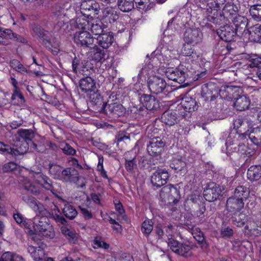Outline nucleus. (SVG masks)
Wrapping results in <instances>:
<instances>
[{
    "label": "nucleus",
    "instance_id": "43",
    "mask_svg": "<svg viewBox=\"0 0 261 261\" xmlns=\"http://www.w3.org/2000/svg\"><path fill=\"white\" fill-rule=\"evenodd\" d=\"M249 193L250 191L248 188L244 186H240L235 189L233 196L245 201L248 198Z\"/></svg>",
    "mask_w": 261,
    "mask_h": 261
},
{
    "label": "nucleus",
    "instance_id": "7",
    "mask_svg": "<svg viewBox=\"0 0 261 261\" xmlns=\"http://www.w3.org/2000/svg\"><path fill=\"white\" fill-rule=\"evenodd\" d=\"M147 84L151 93L155 94L163 93L167 86L165 80L156 75L150 76L147 80Z\"/></svg>",
    "mask_w": 261,
    "mask_h": 261
},
{
    "label": "nucleus",
    "instance_id": "62",
    "mask_svg": "<svg viewBox=\"0 0 261 261\" xmlns=\"http://www.w3.org/2000/svg\"><path fill=\"white\" fill-rule=\"evenodd\" d=\"M250 63L249 64V66L250 68H260V65H261V57H254L251 58L249 60Z\"/></svg>",
    "mask_w": 261,
    "mask_h": 261
},
{
    "label": "nucleus",
    "instance_id": "13",
    "mask_svg": "<svg viewBox=\"0 0 261 261\" xmlns=\"http://www.w3.org/2000/svg\"><path fill=\"white\" fill-rule=\"evenodd\" d=\"M165 143L159 137H154L149 141L147 150L150 156H158L162 151Z\"/></svg>",
    "mask_w": 261,
    "mask_h": 261
},
{
    "label": "nucleus",
    "instance_id": "40",
    "mask_svg": "<svg viewBox=\"0 0 261 261\" xmlns=\"http://www.w3.org/2000/svg\"><path fill=\"white\" fill-rule=\"evenodd\" d=\"M249 39L253 42L261 41V25L256 24L250 28Z\"/></svg>",
    "mask_w": 261,
    "mask_h": 261
},
{
    "label": "nucleus",
    "instance_id": "32",
    "mask_svg": "<svg viewBox=\"0 0 261 261\" xmlns=\"http://www.w3.org/2000/svg\"><path fill=\"white\" fill-rule=\"evenodd\" d=\"M22 199L31 207H32L35 211H41L43 208V205L36 198L32 196L28 195L27 193H22L21 196Z\"/></svg>",
    "mask_w": 261,
    "mask_h": 261
},
{
    "label": "nucleus",
    "instance_id": "54",
    "mask_svg": "<svg viewBox=\"0 0 261 261\" xmlns=\"http://www.w3.org/2000/svg\"><path fill=\"white\" fill-rule=\"evenodd\" d=\"M165 236L167 239H171L175 231V226L169 222H165L163 225Z\"/></svg>",
    "mask_w": 261,
    "mask_h": 261
},
{
    "label": "nucleus",
    "instance_id": "19",
    "mask_svg": "<svg viewBox=\"0 0 261 261\" xmlns=\"http://www.w3.org/2000/svg\"><path fill=\"white\" fill-rule=\"evenodd\" d=\"M19 183L22 190V192H23V190H24L28 193H31L35 195H37L40 193L39 188L34 185L32 181L27 177H20Z\"/></svg>",
    "mask_w": 261,
    "mask_h": 261
},
{
    "label": "nucleus",
    "instance_id": "60",
    "mask_svg": "<svg viewBox=\"0 0 261 261\" xmlns=\"http://www.w3.org/2000/svg\"><path fill=\"white\" fill-rule=\"evenodd\" d=\"M45 229L41 231L39 235L46 238H53L55 236V231L51 225H49Z\"/></svg>",
    "mask_w": 261,
    "mask_h": 261
},
{
    "label": "nucleus",
    "instance_id": "29",
    "mask_svg": "<svg viewBox=\"0 0 261 261\" xmlns=\"http://www.w3.org/2000/svg\"><path fill=\"white\" fill-rule=\"evenodd\" d=\"M231 20L236 27L234 30L237 32L242 33L245 30L248 24L247 17L238 14Z\"/></svg>",
    "mask_w": 261,
    "mask_h": 261
},
{
    "label": "nucleus",
    "instance_id": "26",
    "mask_svg": "<svg viewBox=\"0 0 261 261\" xmlns=\"http://www.w3.org/2000/svg\"><path fill=\"white\" fill-rule=\"evenodd\" d=\"M176 111L168 110L163 113L161 116V121L167 125L172 126L178 121Z\"/></svg>",
    "mask_w": 261,
    "mask_h": 261
},
{
    "label": "nucleus",
    "instance_id": "15",
    "mask_svg": "<svg viewBox=\"0 0 261 261\" xmlns=\"http://www.w3.org/2000/svg\"><path fill=\"white\" fill-rule=\"evenodd\" d=\"M217 34L219 37L225 42H230L236 37L237 32L232 25L229 24L221 26L217 30Z\"/></svg>",
    "mask_w": 261,
    "mask_h": 261
},
{
    "label": "nucleus",
    "instance_id": "34",
    "mask_svg": "<svg viewBox=\"0 0 261 261\" xmlns=\"http://www.w3.org/2000/svg\"><path fill=\"white\" fill-rule=\"evenodd\" d=\"M193 46L191 43L185 42L181 49V54L184 56L191 57L193 60H196L199 55L195 51Z\"/></svg>",
    "mask_w": 261,
    "mask_h": 261
},
{
    "label": "nucleus",
    "instance_id": "14",
    "mask_svg": "<svg viewBox=\"0 0 261 261\" xmlns=\"http://www.w3.org/2000/svg\"><path fill=\"white\" fill-rule=\"evenodd\" d=\"M221 195V190L219 186L212 182L209 184L204 190L203 196L205 199L209 202L217 200Z\"/></svg>",
    "mask_w": 261,
    "mask_h": 261
},
{
    "label": "nucleus",
    "instance_id": "22",
    "mask_svg": "<svg viewBox=\"0 0 261 261\" xmlns=\"http://www.w3.org/2000/svg\"><path fill=\"white\" fill-rule=\"evenodd\" d=\"M233 128L237 130L239 136L244 138L246 133L249 130L248 121L242 118H238L233 121Z\"/></svg>",
    "mask_w": 261,
    "mask_h": 261
},
{
    "label": "nucleus",
    "instance_id": "61",
    "mask_svg": "<svg viewBox=\"0 0 261 261\" xmlns=\"http://www.w3.org/2000/svg\"><path fill=\"white\" fill-rule=\"evenodd\" d=\"M30 148L33 149V151H36L38 152H44L47 150L41 143L37 144L32 140L30 142Z\"/></svg>",
    "mask_w": 261,
    "mask_h": 261
},
{
    "label": "nucleus",
    "instance_id": "55",
    "mask_svg": "<svg viewBox=\"0 0 261 261\" xmlns=\"http://www.w3.org/2000/svg\"><path fill=\"white\" fill-rule=\"evenodd\" d=\"M95 52L93 54V59L97 62H103L106 59V51L103 49H99L96 45Z\"/></svg>",
    "mask_w": 261,
    "mask_h": 261
},
{
    "label": "nucleus",
    "instance_id": "50",
    "mask_svg": "<svg viewBox=\"0 0 261 261\" xmlns=\"http://www.w3.org/2000/svg\"><path fill=\"white\" fill-rule=\"evenodd\" d=\"M87 16H79L76 18L74 21L75 26L76 28L84 31L88 30V25H89L90 21L87 20L85 17Z\"/></svg>",
    "mask_w": 261,
    "mask_h": 261
},
{
    "label": "nucleus",
    "instance_id": "48",
    "mask_svg": "<svg viewBox=\"0 0 261 261\" xmlns=\"http://www.w3.org/2000/svg\"><path fill=\"white\" fill-rule=\"evenodd\" d=\"M61 231L71 243L75 244L77 242V234L75 232L70 230L66 227H62Z\"/></svg>",
    "mask_w": 261,
    "mask_h": 261
},
{
    "label": "nucleus",
    "instance_id": "27",
    "mask_svg": "<svg viewBox=\"0 0 261 261\" xmlns=\"http://www.w3.org/2000/svg\"><path fill=\"white\" fill-rule=\"evenodd\" d=\"M48 219L46 217L37 216L34 218L33 224V227L35 231V233L38 234L44 230L50 224L47 222Z\"/></svg>",
    "mask_w": 261,
    "mask_h": 261
},
{
    "label": "nucleus",
    "instance_id": "37",
    "mask_svg": "<svg viewBox=\"0 0 261 261\" xmlns=\"http://www.w3.org/2000/svg\"><path fill=\"white\" fill-rule=\"evenodd\" d=\"M32 34L37 36L43 42L48 37L49 33L48 31L45 30L40 25L34 24L32 25Z\"/></svg>",
    "mask_w": 261,
    "mask_h": 261
},
{
    "label": "nucleus",
    "instance_id": "57",
    "mask_svg": "<svg viewBox=\"0 0 261 261\" xmlns=\"http://www.w3.org/2000/svg\"><path fill=\"white\" fill-rule=\"evenodd\" d=\"M251 139L257 145H261V127L256 128L251 135Z\"/></svg>",
    "mask_w": 261,
    "mask_h": 261
},
{
    "label": "nucleus",
    "instance_id": "51",
    "mask_svg": "<svg viewBox=\"0 0 261 261\" xmlns=\"http://www.w3.org/2000/svg\"><path fill=\"white\" fill-rule=\"evenodd\" d=\"M17 134L22 140H25L28 142H30L34 137V132L32 129H19L17 131Z\"/></svg>",
    "mask_w": 261,
    "mask_h": 261
},
{
    "label": "nucleus",
    "instance_id": "11",
    "mask_svg": "<svg viewBox=\"0 0 261 261\" xmlns=\"http://www.w3.org/2000/svg\"><path fill=\"white\" fill-rule=\"evenodd\" d=\"M169 177V174L167 170L158 168L151 176V183L154 187L160 188L167 182Z\"/></svg>",
    "mask_w": 261,
    "mask_h": 261
},
{
    "label": "nucleus",
    "instance_id": "18",
    "mask_svg": "<svg viewBox=\"0 0 261 261\" xmlns=\"http://www.w3.org/2000/svg\"><path fill=\"white\" fill-rule=\"evenodd\" d=\"M244 206V201L232 196L228 198L226 201V209L229 212H239Z\"/></svg>",
    "mask_w": 261,
    "mask_h": 261
},
{
    "label": "nucleus",
    "instance_id": "64",
    "mask_svg": "<svg viewBox=\"0 0 261 261\" xmlns=\"http://www.w3.org/2000/svg\"><path fill=\"white\" fill-rule=\"evenodd\" d=\"M44 255V251L43 248L40 247H38L32 257L34 258L35 261H40L43 259Z\"/></svg>",
    "mask_w": 261,
    "mask_h": 261
},
{
    "label": "nucleus",
    "instance_id": "20",
    "mask_svg": "<svg viewBox=\"0 0 261 261\" xmlns=\"http://www.w3.org/2000/svg\"><path fill=\"white\" fill-rule=\"evenodd\" d=\"M60 180L64 182H76L79 180L77 171L72 167L63 169Z\"/></svg>",
    "mask_w": 261,
    "mask_h": 261
},
{
    "label": "nucleus",
    "instance_id": "36",
    "mask_svg": "<svg viewBox=\"0 0 261 261\" xmlns=\"http://www.w3.org/2000/svg\"><path fill=\"white\" fill-rule=\"evenodd\" d=\"M230 149H233L234 152H236L238 153V154L241 156H251L254 153V151L250 148H249L245 144H239L237 145V146H234L233 147H231Z\"/></svg>",
    "mask_w": 261,
    "mask_h": 261
},
{
    "label": "nucleus",
    "instance_id": "46",
    "mask_svg": "<svg viewBox=\"0 0 261 261\" xmlns=\"http://www.w3.org/2000/svg\"><path fill=\"white\" fill-rule=\"evenodd\" d=\"M249 12L250 16L253 20L256 21H261V5L250 6Z\"/></svg>",
    "mask_w": 261,
    "mask_h": 261
},
{
    "label": "nucleus",
    "instance_id": "42",
    "mask_svg": "<svg viewBox=\"0 0 261 261\" xmlns=\"http://www.w3.org/2000/svg\"><path fill=\"white\" fill-rule=\"evenodd\" d=\"M62 170V167L60 165L51 163L48 165L49 173L54 179L60 180Z\"/></svg>",
    "mask_w": 261,
    "mask_h": 261
},
{
    "label": "nucleus",
    "instance_id": "16",
    "mask_svg": "<svg viewBox=\"0 0 261 261\" xmlns=\"http://www.w3.org/2000/svg\"><path fill=\"white\" fill-rule=\"evenodd\" d=\"M139 101L147 110H155L160 108L159 100L150 94H142L139 97Z\"/></svg>",
    "mask_w": 261,
    "mask_h": 261
},
{
    "label": "nucleus",
    "instance_id": "2",
    "mask_svg": "<svg viewBox=\"0 0 261 261\" xmlns=\"http://www.w3.org/2000/svg\"><path fill=\"white\" fill-rule=\"evenodd\" d=\"M191 70L189 69V66L179 65L176 68L168 69L166 72V75L169 80L185 86L195 80L196 77L194 76V73H195L196 72L191 68Z\"/></svg>",
    "mask_w": 261,
    "mask_h": 261
},
{
    "label": "nucleus",
    "instance_id": "17",
    "mask_svg": "<svg viewBox=\"0 0 261 261\" xmlns=\"http://www.w3.org/2000/svg\"><path fill=\"white\" fill-rule=\"evenodd\" d=\"M81 13L87 18L91 15V13L87 14L84 11L93 12L97 14V12L100 10L99 4L93 0H87L82 2L81 5Z\"/></svg>",
    "mask_w": 261,
    "mask_h": 261
},
{
    "label": "nucleus",
    "instance_id": "21",
    "mask_svg": "<svg viewBox=\"0 0 261 261\" xmlns=\"http://www.w3.org/2000/svg\"><path fill=\"white\" fill-rule=\"evenodd\" d=\"M119 17L117 11L112 7L105 8L102 11V20L104 22L107 23L115 22Z\"/></svg>",
    "mask_w": 261,
    "mask_h": 261
},
{
    "label": "nucleus",
    "instance_id": "45",
    "mask_svg": "<svg viewBox=\"0 0 261 261\" xmlns=\"http://www.w3.org/2000/svg\"><path fill=\"white\" fill-rule=\"evenodd\" d=\"M64 215L70 220L73 219L77 215L76 209L71 204L66 203L63 208Z\"/></svg>",
    "mask_w": 261,
    "mask_h": 261
},
{
    "label": "nucleus",
    "instance_id": "53",
    "mask_svg": "<svg viewBox=\"0 0 261 261\" xmlns=\"http://www.w3.org/2000/svg\"><path fill=\"white\" fill-rule=\"evenodd\" d=\"M45 190L50 191L53 194H56L57 191L56 190L53 181L47 176L44 178L43 181L40 185Z\"/></svg>",
    "mask_w": 261,
    "mask_h": 261
},
{
    "label": "nucleus",
    "instance_id": "30",
    "mask_svg": "<svg viewBox=\"0 0 261 261\" xmlns=\"http://www.w3.org/2000/svg\"><path fill=\"white\" fill-rule=\"evenodd\" d=\"M15 148H13V154L14 155L23 154L26 153L30 147V142L25 140H20L15 143Z\"/></svg>",
    "mask_w": 261,
    "mask_h": 261
},
{
    "label": "nucleus",
    "instance_id": "33",
    "mask_svg": "<svg viewBox=\"0 0 261 261\" xmlns=\"http://www.w3.org/2000/svg\"><path fill=\"white\" fill-rule=\"evenodd\" d=\"M105 27L106 25L103 24L101 20L93 19L90 21L88 30H90L94 35L99 36V34H102Z\"/></svg>",
    "mask_w": 261,
    "mask_h": 261
},
{
    "label": "nucleus",
    "instance_id": "23",
    "mask_svg": "<svg viewBox=\"0 0 261 261\" xmlns=\"http://www.w3.org/2000/svg\"><path fill=\"white\" fill-rule=\"evenodd\" d=\"M96 43L103 49L108 48L114 41V36L112 33L107 32L99 34L95 38Z\"/></svg>",
    "mask_w": 261,
    "mask_h": 261
},
{
    "label": "nucleus",
    "instance_id": "24",
    "mask_svg": "<svg viewBox=\"0 0 261 261\" xmlns=\"http://www.w3.org/2000/svg\"><path fill=\"white\" fill-rule=\"evenodd\" d=\"M189 14L187 13H180L177 14L173 17L168 22L167 28L172 29V25L176 24L179 27H186L189 20Z\"/></svg>",
    "mask_w": 261,
    "mask_h": 261
},
{
    "label": "nucleus",
    "instance_id": "28",
    "mask_svg": "<svg viewBox=\"0 0 261 261\" xmlns=\"http://www.w3.org/2000/svg\"><path fill=\"white\" fill-rule=\"evenodd\" d=\"M250 104V101L247 96L240 95L234 99L233 106L237 110L239 111H245L248 109Z\"/></svg>",
    "mask_w": 261,
    "mask_h": 261
},
{
    "label": "nucleus",
    "instance_id": "52",
    "mask_svg": "<svg viewBox=\"0 0 261 261\" xmlns=\"http://www.w3.org/2000/svg\"><path fill=\"white\" fill-rule=\"evenodd\" d=\"M21 257L12 252H6L0 257V261H20Z\"/></svg>",
    "mask_w": 261,
    "mask_h": 261
},
{
    "label": "nucleus",
    "instance_id": "63",
    "mask_svg": "<svg viewBox=\"0 0 261 261\" xmlns=\"http://www.w3.org/2000/svg\"><path fill=\"white\" fill-rule=\"evenodd\" d=\"M93 246L95 248H102L104 249H108L109 247V245L104 241H102L100 238L96 237L94 240Z\"/></svg>",
    "mask_w": 261,
    "mask_h": 261
},
{
    "label": "nucleus",
    "instance_id": "8",
    "mask_svg": "<svg viewBox=\"0 0 261 261\" xmlns=\"http://www.w3.org/2000/svg\"><path fill=\"white\" fill-rule=\"evenodd\" d=\"M9 39L25 44L27 40L24 37L13 32L10 29L2 30L0 27V44L7 45L9 44Z\"/></svg>",
    "mask_w": 261,
    "mask_h": 261
},
{
    "label": "nucleus",
    "instance_id": "35",
    "mask_svg": "<svg viewBox=\"0 0 261 261\" xmlns=\"http://www.w3.org/2000/svg\"><path fill=\"white\" fill-rule=\"evenodd\" d=\"M232 224L238 227H242L248 221V216L243 212L238 213L234 212L231 217Z\"/></svg>",
    "mask_w": 261,
    "mask_h": 261
},
{
    "label": "nucleus",
    "instance_id": "44",
    "mask_svg": "<svg viewBox=\"0 0 261 261\" xmlns=\"http://www.w3.org/2000/svg\"><path fill=\"white\" fill-rule=\"evenodd\" d=\"M134 2L135 0H118L117 4L121 11L127 12L134 8Z\"/></svg>",
    "mask_w": 261,
    "mask_h": 261
},
{
    "label": "nucleus",
    "instance_id": "41",
    "mask_svg": "<svg viewBox=\"0 0 261 261\" xmlns=\"http://www.w3.org/2000/svg\"><path fill=\"white\" fill-rule=\"evenodd\" d=\"M43 44L45 47L49 50H50L54 55H57L59 53V43L55 39H53L51 41L48 37L43 42Z\"/></svg>",
    "mask_w": 261,
    "mask_h": 261
},
{
    "label": "nucleus",
    "instance_id": "5",
    "mask_svg": "<svg viewBox=\"0 0 261 261\" xmlns=\"http://www.w3.org/2000/svg\"><path fill=\"white\" fill-rule=\"evenodd\" d=\"M74 41L75 44L84 49L94 48L96 44L94 43L95 37H93L87 31H80L74 35Z\"/></svg>",
    "mask_w": 261,
    "mask_h": 261
},
{
    "label": "nucleus",
    "instance_id": "9",
    "mask_svg": "<svg viewBox=\"0 0 261 261\" xmlns=\"http://www.w3.org/2000/svg\"><path fill=\"white\" fill-rule=\"evenodd\" d=\"M68 10L67 8L60 7L59 9L55 12L56 15L59 18L60 20L57 22L56 28L59 30L61 32H68L69 29V21L70 19L68 15Z\"/></svg>",
    "mask_w": 261,
    "mask_h": 261
},
{
    "label": "nucleus",
    "instance_id": "47",
    "mask_svg": "<svg viewBox=\"0 0 261 261\" xmlns=\"http://www.w3.org/2000/svg\"><path fill=\"white\" fill-rule=\"evenodd\" d=\"M153 228V222L150 219L144 220L141 227V230L142 233L146 237H148Z\"/></svg>",
    "mask_w": 261,
    "mask_h": 261
},
{
    "label": "nucleus",
    "instance_id": "58",
    "mask_svg": "<svg viewBox=\"0 0 261 261\" xmlns=\"http://www.w3.org/2000/svg\"><path fill=\"white\" fill-rule=\"evenodd\" d=\"M61 149L63 151V152L66 155H74L76 154V150L67 143L62 145Z\"/></svg>",
    "mask_w": 261,
    "mask_h": 261
},
{
    "label": "nucleus",
    "instance_id": "12",
    "mask_svg": "<svg viewBox=\"0 0 261 261\" xmlns=\"http://www.w3.org/2000/svg\"><path fill=\"white\" fill-rule=\"evenodd\" d=\"M201 95L205 100L204 105L208 107L210 102L214 101L218 96V90L212 84H205L202 86Z\"/></svg>",
    "mask_w": 261,
    "mask_h": 261
},
{
    "label": "nucleus",
    "instance_id": "39",
    "mask_svg": "<svg viewBox=\"0 0 261 261\" xmlns=\"http://www.w3.org/2000/svg\"><path fill=\"white\" fill-rule=\"evenodd\" d=\"M170 167L176 172L186 171V163L181 159L173 158L170 163Z\"/></svg>",
    "mask_w": 261,
    "mask_h": 261
},
{
    "label": "nucleus",
    "instance_id": "59",
    "mask_svg": "<svg viewBox=\"0 0 261 261\" xmlns=\"http://www.w3.org/2000/svg\"><path fill=\"white\" fill-rule=\"evenodd\" d=\"M132 113L136 114V116H143L147 113V110L143 106H140L139 107L134 106L130 109Z\"/></svg>",
    "mask_w": 261,
    "mask_h": 261
},
{
    "label": "nucleus",
    "instance_id": "56",
    "mask_svg": "<svg viewBox=\"0 0 261 261\" xmlns=\"http://www.w3.org/2000/svg\"><path fill=\"white\" fill-rule=\"evenodd\" d=\"M12 91L13 93L11 96V99L12 100H14L16 99L17 97L19 99V102L20 105H22L24 104L25 100L22 93L21 92L19 88L16 89H13Z\"/></svg>",
    "mask_w": 261,
    "mask_h": 261
},
{
    "label": "nucleus",
    "instance_id": "49",
    "mask_svg": "<svg viewBox=\"0 0 261 261\" xmlns=\"http://www.w3.org/2000/svg\"><path fill=\"white\" fill-rule=\"evenodd\" d=\"M191 250L192 248L189 245L181 243L176 253L184 257H188L192 255Z\"/></svg>",
    "mask_w": 261,
    "mask_h": 261
},
{
    "label": "nucleus",
    "instance_id": "25",
    "mask_svg": "<svg viewBox=\"0 0 261 261\" xmlns=\"http://www.w3.org/2000/svg\"><path fill=\"white\" fill-rule=\"evenodd\" d=\"M79 84L81 90L85 93L94 92L96 89L95 81L90 76L81 79Z\"/></svg>",
    "mask_w": 261,
    "mask_h": 261
},
{
    "label": "nucleus",
    "instance_id": "4",
    "mask_svg": "<svg viewBox=\"0 0 261 261\" xmlns=\"http://www.w3.org/2000/svg\"><path fill=\"white\" fill-rule=\"evenodd\" d=\"M179 190L172 185L164 187L160 191V198L163 204H175L180 198Z\"/></svg>",
    "mask_w": 261,
    "mask_h": 261
},
{
    "label": "nucleus",
    "instance_id": "3",
    "mask_svg": "<svg viewBox=\"0 0 261 261\" xmlns=\"http://www.w3.org/2000/svg\"><path fill=\"white\" fill-rule=\"evenodd\" d=\"M112 94L109 97L107 102L103 104L105 113L110 117L117 118L123 116L125 113V109L119 103V100Z\"/></svg>",
    "mask_w": 261,
    "mask_h": 261
},
{
    "label": "nucleus",
    "instance_id": "38",
    "mask_svg": "<svg viewBox=\"0 0 261 261\" xmlns=\"http://www.w3.org/2000/svg\"><path fill=\"white\" fill-rule=\"evenodd\" d=\"M136 7L142 13L146 12L153 8L155 4L150 0H135Z\"/></svg>",
    "mask_w": 261,
    "mask_h": 261
},
{
    "label": "nucleus",
    "instance_id": "10",
    "mask_svg": "<svg viewBox=\"0 0 261 261\" xmlns=\"http://www.w3.org/2000/svg\"><path fill=\"white\" fill-rule=\"evenodd\" d=\"M203 34L200 29L190 28L186 30L184 34V41L193 45H196L202 41Z\"/></svg>",
    "mask_w": 261,
    "mask_h": 261
},
{
    "label": "nucleus",
    "instance_id": "6",
    "mask_svg": "<svg viewBox=\"0 0 261 261\" xmlns=\"http://www.w3.org/2000/svg\"><path fill=\"white\" fill-rule=\"evenodd\" d=\"M198 105L195 98L189 95H185L180 104L177 105L176 111L178 114L185 117L186 112H194L198 109Z\"/></svg>",
    "mask_w": 261,
    "mask_h": 261
},
{
    "label": "nucleus",
    "instance_id": "31",
    "mask_svg": "<svg viewBox=\"0 0 261 261\" xmlns=\"http://www.w3.org/2000/svg\"><path fill=\"white\" fill-rule=\"evenodd\" d=\"M247 177L250 181H257L261 178V165L251 166L247 170Z\"/></svg>",
    "mask_w": 261,
    "mask_h": 261
},
{
    "label": "nucleus",
    "instance_id": "1",
    "mask_svg": "<svg viewBox=\"0 0 261 261\" xmlns=\"http://www.w3.org/2000/svg\"><path fill=\"white\" fill-rule=\"evenodd\" d=\"M209 1L211 2L207 4V8L205 12L206 17L208 21L217 24L222 20V18L229 20L238 14V8L233 3H227L222 9L221 14L218 12V9L220 8V4L215 0Z\"/></svg>",
    "mask_w": 261,
    "mask_h": 261
}]
</instances>
